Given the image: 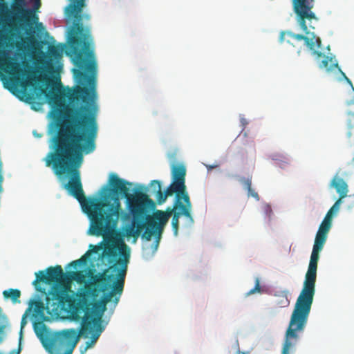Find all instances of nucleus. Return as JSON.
<instances>
[{"mask_svg":"<svg viewBox=\"0 0 354 354\" xmlns=\"http://www.w3.org/2000/svg\"><path fill=\"white\" fill-rule=\"evenodd\" d=\"M127 185L131 183L112 173L97 197H90V234L103 238L98 245L90 244V255L99 254L96 259H90V348L106 329L124 290L130 250L118 240L120 198H127L133 216L123 233L127 239L133 238V243L145 229L142 238L150 241L154 236L157 248L171 216L175 236L178 235L181 216L191 225L194 223L191 201L174 200L172 207H168L165 212L157 210L151 216L149 214L155 209V202L142 192L131 195Z\"/></svg>","mask_w":354,"mask_h":354,"instance_id":"f257e3e1","label":"nucleus"},{"mask_svg":"<svg viewBox=\"0 0 354 354\" xmlns=\"http://www.w3.org/2000/svg\"><path fill=\"white\" fill-rule=\"evenodd\" d=\"M64 46L65 54L77 67L73 69L77 85L62 93L71 106L67 109L68 119L58 124L44 161L61 181L68 180L64 188L88 215V197L84 194L79 169L84 153H88V31L82 18L73 20Z\"/></svg>","mask_w":354,"mask_h":354,"instance_id":"f03ea898","label":"nucleus"},{"mask_svg":"<svg viewBox=\"0 0 354 354\" xmlns=\"http://www.w3.org/2000/svg\"><path fill=\"white\" fill-rule=\"evenodd\" d=\"M88 250L66 266L73 270L63 272L61 266L49 267L35 273L32 282L37 291L46 295V304L35 301L34 311L44 316H63L72 321H82L78 330L64 329L52 332L42 322L35 323L34 330L48 354H72L81 337H88Z\"/></svg>","mask_w":354,"mask_h":354,"instance_id":"7ed1b4c3","label":"nucleus"},{"mask_svg":"<svg viewBox=\"0 0 354 354\" xmlns=\"http://www.w3.org/2000/svg\"><path fill=\"white\" fill-rule=\"evenodd\" d=\"M314 0H292L294 12L297 15V21L305 35L295 34L291 31H281L279 35V42L285 41L288 36L297 41H304L306 46L313 51L315 55L321 57L323 54L317 50L321 47V39L317 37L314 32L308 30V27L315 29L313 21L317 22L318 18L313 12Z\"/></svg>","mask_w":354,"mask_h":354,"instance_id":"20e7f679","label":"nucleus"},{"mask_svg":"<svg viewBox=\"0 0 354 354\" xmlns=\"http://www.w3.org/2000/svg\"><path fill=\"white\" fill-rule=\"evenodd\" d=\"M323 248V245L314 243L303 288L297 299L290 317L293 318L294 321L302 320L308 322L315 294L317 263L319 258V253Z\"/></svg>","mask_w":354,"mask_h":354,"instance_id":"39448f33","label":"nucleus"},{"mask_svg":"<svg viewBox=\"0 0 354 354\" xmlns=\"http://www.w3.org/2000/svg\"><path fill=\"white\" fill-rule=\"evenodd\" d=\"M97 62L95 46L90 37V153L95 151L98 125L97 116L99 111L97 104Z\"/></svg>","mask_w":354,"mask_h":354,"instance_id":"423d86ee","label":"nucleus"},{"mask_svg":"<svg viewBox=\"0 0 354 354\" xmlns=\"http://www.w3.org/2000/svg\"><path fill=\"white\" fill-rule=\"evenodd\" d=\"M15 3L12 7L15 16L12 19V22L6 24L3 22L2 26L3 28L8 25L10 30H17V25H19V28H24L25 27L32 28V25L38 21V17L32 9L25 8V0H15ZM40 0H36L35 3V8L38 9L40 7ZM1 21H3L1 18Z\"/></svg>","mask_w":354,"mask_h":354,"instance_id":"0eeeda50","label":"nucleus"},{"mask_svg":"<svg viewBox=\"0 0 354 354\" xmlns=\"http://www.w3.org/2000/svg\"><path fill=\"white\" fill-rule=\"evenodd\" d=\"M171 174L173 180L170 184V188L174 190L175 200L191 201L185 185V167L182 164L174 165Z\"/></svg>","mask_w":354,"mask_h":354,"instance_id":"6e6552de","label":"nucleus"},{"mask_svg":"<svg viewBox=\"0 0 354 354\" xmlns=\"http://www.w3.org/2000/svg\"><path fill=\"white\" fill-rule=\"evenodd\" d=\"M307 322L305 321H294L290 317L288 329L286 332V339L283 344L282 354H289L290 349L292 346V339L297 340L299 338L298 333L303 332Z\"/></svg>","mask_w":354,"mask_h":354,"instance_id":"1a4fd4ad","label":"nucleus"},{"mask_svg":"<svg viewBox=\"0 0 354 354\" xmlns=\"http://www.w3.org/2000/svg\"><path fill=\"white\" fill-rule=\"evenodd\" d=\"M0 69L12 77H19L24 75L21 63L14 57L8 56L4 51L0 52Z\"/></svg>","mask_w":354,"mask_h":354,"instance_id":"9d476101","label":"nucleus"},{"mask_svg":"<svg viewBox=\"0 0 354 354\" xmlns=\"http://www.w3.org/2000/svg\"><path fill=\"white\" fill-rule=\"evenodd\" d=\"M149 192L151 195L154 196L156 203L159 205L164 203L167 197L172 196L174 190L170 188V185L163 192L161 188V183L158 180H153L151 181L149 187Z\"/></svg>","mask_w":354,"mask_h":354,"instance_id":"9b49d317","label":"nucleus"},{"mask_svg":"<svg viewBox=\"0 0 354 354\" xmlns=\"http://www.w3.org/2000/svg\"><path fill=\"white\" fill-rule=\"evenodd\" d=\"M70 3L65 10V13L68 19H77L83 18L82 8L85 6V0H69Z\"/></svg>","mask_w":354,"mask_h":354,"instance_id":"f8f14e48","label":"nucleus"},{"mask_svg":"<svg viewBox=\"0 0 354 354\" xmlns=\"http://www.w3.org/2000/svg\"><path fill=\"white\" fill-rule=\"evenodd\" d=\"M331 186L335 187L339 194L340 199H343L347 196L348 192V185L344 179L341 178H334L331 181Z\"/></svg>","mask_w":354,"mask_h":354,"instance_id":"ddd939ff","label":"nucleus"},{"mask_svg":"<svg viewBox=\"0 0 354 354\" xmlns=\"http://www.w3.org/2000/svg\"><path fill=\"white\" fill-rule=\"evenodd\" d=\"M332 225L322 222L317 232L315 243L324 245L327 234L329 232Z\"/></svg>","mask_w":354,"mask_h":354,"instance_id":"4468645a","label":"nucleus"},{"mask_svg":"<svg viewBox=\"0 0 354 354\" xmlns=\"http://www.w3.org/2000/svg\"><path fill=\"white\" fill-rule=\"evenodd\" d=\"M274 296L276 297L275 304L278 307L285 308L289 306L290 300L288 299V290L277 292Z\"/></svg>","mask_w":354,"mask_h":354,"instance_id":"2eb2a0df","label":"nucleus"},{"mask_svg":"<svg viewBox=\"0 0 354 354\" xmlns=\"http://www.w3.org/2000/svg\"><path fill=\"white\" fill-rule=\"evenodd\" d=\"M319 66L320 68H324L327 72H330L338 68V64L333 57L324 55V59L321 62Z\"/></svg>","mask_w":354,"mask_h":354,"instance_id":"dca6fc26","label":"nucleus"},{"mask_svg":"<svg viewBox=\"0 0 354 354\" xmlns=\"http://www.w3.org/2000/svg\"><path fill=\"white\" fill-rule=\"evenodd\" d=\"M3 296L5 299H10L11 301L15 304L19 302V297L21 296V292L18 289L10 288L5 290L3 292Z\"/></svg>","mask_w":354,"mask_h":354,"instance_id":"f3484780","label":"nucleus"},{"mask_svg":"<svg viewBox=\"0 0 354 354\" xmlns=\"http://www.w3.org/2000/svg\"><path fill=\"white\" fill-rule=\"evenodd\" d=\"M241 183L244 185L245 189L248 191V196H252L255 198L257 201L259 200V196L257 192H256L252 188V180L251 178H243L241 180Z\"/></svg>","mask_w":354,"mask_h":354,"instance_id":"a211bd4d","label":"nucleus"},{"mask_svg":"<svg viewBox=\"0 0 354 354\" xmlns=\"http://www.w3.org/2000/svg\"><path fill=\"white\" fill-rule=\"evenodd\" d=\"M62 50V48H60L58 46H52L48 48V53L50 57L57 59L61 57Z\"/></svg>","mask_w":354,"mask_h":354,"instance_id":"6ab92c4d","label":"nucleus"},{"mask_svg":"<svg viewBox=\"0 0 354 354\" xmlns=\"http://www.w3.org/2000/svg\"><path fill=\"white\" fill-rule=\"evenodd\" d=\"M45 93L46 97L48 100V102L50 104L52 102L57 103L58 101V95L53 91H48L46 93L45 91H43Z\"/></svg>","mask_w":354,"mask_h":354,"instance_id":"aec40b11","label":"nucleus"},{"mask_svg":"<svg viewBox=\"0 0 354 354\" xmlns=\"http://www.w3.org/2000/svg\"><path fill=\"white\" fill-rule=\"evenodd\" d=\"M261 292V288L260 286L259 279V278H256L254 287L252 289H251L246 295H250L254 294L256 292Z\"/></svg>","mask_w":354,"mask_h":354,"instance_id":"412c9836","label":"nucleus"},{"mask_svg":"<svg viewBox=\"0 0 354 354\" xmlns=\"http://www.w3.org/2000/svg\"><path fill=\"white\" fill-rule=\"evenodd\" d=\"M30 310V308H28L26 313L23 315L21 320V335L22 337V330L27 324V316L28 312Z\"/></svg>","mask_w":354,"mask_h":354,"instance_id":"4be33fe9","label":"nucleus"},{"mask_svg":"<svg viewBox=\"0 0 354 354\" xmlns=\"http://www.w3.org/2000/svg\"><path fill=\"white\" fill-rule=\"evenodd\" d=\"M342 199H340V198H339L329 210L333 212L334 214L337 213L339 209L340 205L342 203Z\"/></svg>","mask_w":354,"mask_h":354,"instance_id":"5701e85b","label":"nucleus"},{"mask_svg":"<svg viewBox=\"0 0 354 354\" xmlns=\"http://www.w3.org/2000/svg\"><path fill=\"white\" fill-rule=\"evenodd\" d=\"M333 214H334L333 212L328 210V212L326 213L324 220L322 221V222L332 225Z\"/></svg>","mask_w":354,"mask_h":354,"instance_id":"b1692460","label":"nucleus"},{"mask_svg":"<svg viewBox=\"0 0 354 354\" xmlns=\"http://www.w3.org/2000/svg\"><path fill=\"white\" fill-rule=\"evenodd\" d=\"M28 39V41H30V43H35V39H34L33 37H27L26 38Z\"/></svg>","mask_w":354,"mask_h":354,"instance_id":"393cba45","label":"nucleus"},{"mask_svg":"<svg viewBox=\"0 0 354 354\" xmlns=\"http://www.w3.org/2000/svg\"><path fill=\"white\" fill-rule=\"evenodd\" d=\"M339 70L341 71L342 74L344 76V77L346 78L347 82H349L350 84H351V80L345 75V74L340 70V68H339Z\"/></svg>","mask_w":354,"mask_h":354,"instance_id":"a878e982","label":"nucleus"},{"mask_svg":"<svg viewBox=\"0 0 354 354\" xmlns=\"http://www.w3.org/2000/svg\"><path fill=\"white\" fill-rule=\"evenodd\" d=\"M2 342H3V336H2V333H0V344H1ZM0 354H3V353L0 351Z\"/></svg>","mask_w":354,"mask_h":354,"instance_id":"bb28decb","label":"nucleus"},{"mask_svg":"<svg viewBox=\"0 0 354 354\" xmlns=\"http://www.w3.org/2000/svg\"><path fill=\"white\" fill-rule=\"evenodd\" d=\"M348 125L349 129H352L353 127V125L351 124V120L348 121Z\"/></svg>","mask_w":354,"mask_h":354,"instance_id":"cd10ccee","label":"nucleus"},{"mask_svg":"<svg viewBox=\"0 0 354 354\" xmlns=\"http://www.w3.org/2000/svg\"><path fill=\"white\" fill-rule=\"evenodd\" d=\"M86 349L88 348V342H86V347H85Z\"/></svg>","mask_w":354,"mask_h":354,"instance_id":"c85d7f7f","label":"nucleus"},{"mask_svg":"<svg viewBox=\"0 0 354 354\" xmlns=\"http://www.w3.org/2000/svg\"><path fill=\"white\" fill-rule=\"evenodd\" d=\"M241 354H248V353H247L245 352H243V353H241Z\"/></svg>","mask_w":354,"mask_h":354,"instance_id":"c756f323","label":"nucleus"}]
</instances>
